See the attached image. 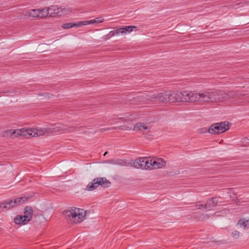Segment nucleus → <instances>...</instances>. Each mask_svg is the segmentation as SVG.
Listing matches in <instances>:
<instances>
[{"mask_svg":"<svg viewBox=\"0 0 249 249\" xmlns=\"http://www.w3.org/2000/svg\"><path fill=\"white\" fill-rule=\"evenodd\" d=\"M136 28V26H132V25H129V26H125L124 27L120 28L118 29V31L119 32H121V34H126V33H130L132 32L134 29H135Z\"/></svg>","mask_w":249,"mask_h":249,"instance_id":"obj_19","label":"nucleus"},{"mask_svg":"<svg viewBox=\"0 0 249 249\" xmlns=\"http://www.w3.org/2000/svg\"><path fill=\"white\" fill-rule=\"evenodd\" d=\"M110 184V182L105 178H94L91 182L87 185L86 190L93 191L99 186L103 187H108Z\"/></svg>","mask_w":249,"mask_h":249,"instance_id":"obj_5","label":"nucleus"},{"mask_svg":"<svg viewBox=\"0 0 249 249\" xmlns=\"http://www.w3.org/2000/svg\"><path fill=\"white\" fill-rule=\"evenodd\" d=\"M145 158H141L136 160L133 163V167L136 168L144 169Z\"/></svg>","mask_w":249,"mask_h":249,"instance_id":"obj_12","label":"nucleus"},{"mask_svg":"<svg viewBox=\"0 0 249 249\" xmlns=\"http://www.w3.org/2000/svg\"><path fill=\"white\" fill-rule=\"evenodd\" d=\"M90 211H85L83 209L74 208L71 210L63 212L66 219L71 223H80L84 220V218L89 217V213Z\"/></svg>","mask_w":249,"mask_h":249,"instance_id":"obj_1","label":"nucleus"},{"mask_svg":"<svg viewBox=\"0 0 249 249\" xmlns=\"http://www.w3.org/2000/svg\"><path fill=\"white\" fill-rule=\"evenodd\" d=\"M231 197L232 198H236V195L234 193H232V195H231Z\"/></svg>","mask_w":249,"mask_h":249,"instance_id":"obj_35","label":"nucleus"},{"mask_svg":"<svg viewBox=\"0 0 249 249\" xmlns=\"http://www.w3.org/2000/svg\"><path fill=\"white\" fill-rule=\"evenodd\" d=\"M205 205L202 204H197L196 205V207L197 209H201L202 208H204Z\"/></svg>","mask_w":249,"mask_h":249,"instance_id":"obj_34","label":"nucleus"},{"mask_svg":"<svg viewBox=\"0 0 249 249\" xmlns=\"http://www.w3.org/2000/svg\"><path fill=\"white\" fill-rule=\"evenodd\" d=\"M24 215L26 217V219L27 218L28 220L30 221L33 214L32 208L31 206H26L24 210Z\"/></svg>","mask_w":249,"mask_h":249,"instance_id":"obj_16","label":"nucleus"},{"mask_svg":"<svg viewBox=\"0 0 249 249\" xmlns=\"http://www.w3.org/2000/svg\"><path fill=\"white\" fill-rule=\"evenodd\" d=\"M107 152H106L104 154V156H105L106 155H107Z\"/></svg>","mask_w":249,"mask_h":249,"instance_id":"obj_37","label":"nucleus"},{"mask_svg":"<svg viewBox=\"0 0 249 249\" xmlns=\"http://www.w3.org/2000/svg\"><path fill=\"white\" fill-rule=\"evenodd\" d=\"M6 204L4 203V202L0 203V212L6 211Z\"/></svg>","mask_w":249,"mask_h":249,"instance_id":"obj_32","label":"nucleus"},{"mask_svg":"<svg viewBox=\"0 0 249 249\" xmlns=\"http://www.w3.org/2000/svg\"><path fill=\"white\" fill-rule=\"evenodd\" d=\"M28 198L25 196L16 198L12 200H7L4 202L6 204V210H9L12 208L16 206L17 205L21 204L27 201Z\"/></svg>","mask_w":249,"mask_h":249,"instance_id":"obj_8","label":"nucleus"},{"mask_svg":"<svg viewBox=\"0 0 249 249\" xmlns=\"http://www.w3.org/2000/svg\"><path fill=\"white\" fill-rule=\"evenodd\" d=\"M226 100L234 98L237 96V93L233 91L226 92Z\"/></svg>","mask_w":249,"mask_h":249,"instance_id":"obj_27","label":"nucleus"},{"mask_svg":"<svg viewBox=\"0 0 249 249\" xmlns=\"http://www.w3.org/2000/svg\"><path fill=\"white\" fill-rule=\"evenodd\" d=\"M21 134L20 136H24L26 138H29L30 137H33V132L35 131V128L31 129H26V128H21Z\"/></svg>","mask_w":249,"mask_h":249,"instance_id":"obj_14","label":"nucleus"},{"mask_svg":"<svg viewBox=\"0 0 249 249\" xmlns=\"http://www.w3.org/2000/svg\"><path fill=\"white\" fill-rule=\"evenodd\" d=\"M109 162L112 164L123 166H129L130 165V163L127 162L126 161L121 159L112 160H110Z\"/></svg>","mask_w":249,"mask_h":249,"instance_id":"obj_20","label":"nucleus"},{"mask_svg":"<svg viewBox=\"0 0 249 249\" xmlns=\"http://www.w3.org/2000/svg\"><path fill=\"white\" fill-rule=\"evenodd\" d=\"M120 34H121V32L118 31V29H116V30L111 31L107 35H106L107 38H110L115 36V35H118Z\"/></svg>","mask_w":249,"mask_h":249,"instance_id":"obj_26","label":"nucleus"},{"mask_svg":"<svg viewBox=\"0 0 249 249\" xmlns=\"http://www.w3.org/2000/svg\"><path fill=\"white\" fill-rule=\"evenodd\" d=\"M40 18H45L48 15L53 16V14H56L57 16H60L62 14H66L67 10L65 8H59L56 6H53L50 8L40 9Z\"/></svg>","mask_w":249,"mask_h":249,"instance_id":"obj_4","label":"nucleus"},{"mask_svg":"<svg viewBox=\"0 0 249 249\" xmlns=\"http://www.w3.org/2000/svg\"><path fill=\"white\" fill-rule=\"evenodd\" d=\"M104 130H108V128H105L104 129Z\"/></svg>","mask_w":249,"mask_h":249,"instance_id":"obj_38","label":"nucleus"},{"mask_svg":"<svg viewBox=\"0 0 249 249\" xmlns=\"http://www.w3.org/2000/svg\"><path fill=\"white\" fill-rule=\"evenodd\" d=\"M229 124L226 122L215 124L209 127L208 131L212 134L224 133L229 129Z\"/></svg>","mask_w":249,"mask_h":249,"instance_id":"obj_6","label":"nucleus"},{"mask_svg":"<svg viewBox=\"0 0 249 249\" xmlns=\"http://www.w3.org/2000/svg\"><path fill=\"white\" fill-rule=\"evenodd\" d=\"M49 133L58 132L68 131L71 132L73 130V127H68L66 125L57 124L52 126V127L49 128Z\"/></svg>","mask_w":249,"mask_h":249,"instance_id":"obj_9","label":"nucleus"},{"mask_svg":"<svg viewBox=\"0 0 249 249\" xmlns=\"http://www.w3.org/2000/svg\"><path fill=\"white\" fill-rule=\"evenodd\" d=\"M243 6V4L241 2L240 3H236L234 4H232V5H231L230 6V8H234V9H237L238 8V7H242Z\"/></svg>","mask_w":249,"mask_h":249,"instance_id":"obj_31","label":"nucleus"},{"mask_svg":"<svg viewBox=\"0 0 249 249\" xmlns=\"http://www.w3.org/2000/svg\"><path fill=\"white\" fill-rule=\"evenodd\" d=\"M152 159H146L145 158L144 169L152 170L153 169V165L152 164Z\"/></svg>","mask_w":249,"mask_h":249,"instance_id":"obj_23","label":"nucleus"},{"mask_svg":"<svg viewBox=\"0 0 249 249\" xmlns=\"http://www.w3.org/2000/svg\"><path fill=\"white\" fill-rule=\"evenodd\" d=\"M50 129L49 128H44L43 129H35V131L33 132V137H37L43 135L45 133H49Z\"/></svg>","mask_w":249,"mask_h":249,"instance_id":"obj_18","label":"nucleus"},{"mask_svg":"<svg viewBox=\"0 0 249 249\" xmlns=\"http://www.w3.org/2000/svg\"><path fill=\"white\" fill-rule=\"evenodd\" d=\"M40 9H32L27 11V15L32 18H40Z\"/></svg>","mask_w":249,"mask_h":249,"instance_id":"obj_21","label":"nucleus"},{"mask_svg":"<svg viewBox=\"0 0 249 249\" xmlns=\"http://www.w3.org/2000/svg\"><path fill=\"white\" fill-rule=\"evenodd\" d=\"M146 99L151 102L159 101L160 103L168 102L167 91L146 95Z\"/></svg>","mask_w":249,"mask_h":249,"instance_id":"obj_7","label":"nucleus"},{"mask_svg":"<svg viewBox=\"0 0 249 249\" xmlns=\"http://www.w3.org/2000/svg\"><path fill=\"white\" fill-rule=\"evenodd\" d=\"M177 92H171L170 91H167V96H168V102H172L175 103L178 102V97L177 96Z\"/></svg>","mask_w":249,"mask_h":249,"instance_id":"obj_15","label":"nucleus"},{"mask_svg":"<svg viewBox=\"0 0 249 249\" xmlns=\"http://www.w3.org/2000/svg\"><path fill=\"white\" fill-rule=\"evenodd\" d=\"M245 100L246 101V102H249V96H246Z\"/></svg>","mask_w":249,"mask_h":249,"instance_id":"obj_36","label":"nucleus"},{"mask_svg":"<svg viewBox=\"0 0 249 249\" xmlns=\"http://www.w3.org/2000/svg\"><path fill=\"white\" fill-rule=\"evenodd\" d=\"M147 128L148 127L147 126H146L144 124L141 123L136 124L134 127V130L137 131L147 129Z\"/></svg>","mask_w":249,"mask_h":249,"instance_id":"obj_24","label":"nucleus"},{"mask_svg":"<svg viewBox=\"0 0 249 249\" xmlns=\"http://www.w3.org/2000/svg\"><path fill=\"white\" fill-rule=\"evenodd\" d=\"M239 235H240V232L237 230L233 231L231 233L232 237L235 239H237L239 237Z\"/></svg>","mask_w":249,"mask_h":249,"instance_id":"obj_30","label":"nucleus"},{"mask_svg":"<svg viewBox=\"0 0 249 249\" xmlns=\"http://www.w3.org/2000/svg\"><path fill=\"white\" fill-rule=\"evenodd\" d=\"M103 21V20L101 18H97L94 19H91V20H89L88 21H83L78 22V25L82 26V25H87V24L99 23L102 22Z\"/></svg>","mask_w":249,"mask_h":249,"instance_id":"obj_13","label":"nucleus"},{"mask_svg":"<svg viewBox=\"0 0 249 249\" xmlns=\"http://www.w3.org/2000/svg\"><path fill=\"white\" fill-rule=\"evenodd\" d=\"M14 222L16 224L18 225H25L27 224L29 221L28 220V219H26V217L25 215H17L16 217L14 218Z\"/></svg>","mask_w":249,"mask_h":249,"instance_id":"obj_11","label":"nucleus"},{"mask_svg":"<svg viewBox=\"0 0 249 249\" xmlns=\"http://www.w3.org/2000/svg\"><path fill=\"white\" fill-rule=\"evenodd\" d=\"M203 92L196 93L191 91H183L182 92L177 91L178 102H202Z\"/></svg>","mask_w":249,"mask_h":249,"instance_id":"obj_2","label":"nucleus"},{"mask_svg":"<svg viewBox=\"0 0 249 249\" xmlns=\"http://www.w3.org/2000/svg\"><path fill=\"white\" fill-rule=\"evenodd\" d=\"M218 203V200L216 197H213L211 199H208L205 204L204 209L214 208L217 205Z\"/></svg>","mask_w":249,"mask_h":249,"instance_id":"obj_10","label":"nucleus"},{"mask_svg":"<svg viewBox=\"0 0 249 249\" xmlns=\"http://www.w3.org/2000/svg\"><path fill=\"white\" fill-rule=\"evenodd\" d=\"M226 92L224 90L214 91H204L202 94V102H217L226 100Z\"/></svg>","mask_w":249,"mask_h":249,"instance_id":"obj_3","label":"nucleus"},{"mask_svg":"<svg viewBox=\"0 0 249 249\" xmlns=\"http://www.w3.org/2000/svg\"><path fill=\"white\" fill-rule=\"evenodd\" d=\"M208 129H207L206 128H203L199 129L198 130V131H199V132L200 133H202L203 134V133H205L207 132H208Z\"/></svg>","mask_w":249,"mask_h":249,"instance_id":"obj_33","label":"nucleus"},{"mask_svg":"<svg viewBox=\"0 0 249 249\" xmlns=\"http://www.w3.org/2000/svg\"><path fill=\"white\" fill-rule=\"evenodd\" d=\"M165 161L161 158L157 160H153V169L161 168L165 165Z\"/></svg>","mask_w":249,"mask_h":249,"instance_id":"obj_17","label":"nucleus"},{"mask_svg":"<svg viewBox=\"0 0 249 249\" xmlns=\"http://www.w3.org/2000/svg\"><path fill=\"white\" fill-rule=\"evenodd\" d=\"M12 130H7L4 131L3 136L5 137H12Z\"/></svg>","mask_w":249,"mask_h":249,"instance_id":"obj_29","label":"nucleus"},{"mask_svg":"<svg viewBox=\"0 0 249 249\" xmlns=\"http://www.w3.org/2000/svg\"><path fill=\"white\" fill-rule=\"evenodd\" d=\"M20 129H16L12 131V138H15L18 136H20L21 134Z\"/></svg>","mask_w":249,"mask_h":249,"instance_id":"obj_28","label":"nucleus"},{"mask_svg":"<svg viewBox=\"0 0 249 249\" xmlns=\"http://www.w3.org/2000/svg\"><path fill=\"white\" fill-rule=\"evenodd\" d=\"M237 225L243 227L244 229H248L249 228V219L241 218L238 221Z\"/></svg>","mask_w":249,"mask_h":249,"instance_id":"obj_22","label":"nucleus"},{"mask_svg":"<svg viewBox=\"0 0 249 249\" xmlns=\"http://www.w3.org/2000/svg\"><path fill=\"white\" fill-rule=\"evenodd\" d=\"M78 22L77 23L70 22V23H65V24H63L62 27L64 29H70V28H72L73 27H75V26H77V27L81 26L78 25Z\"/></svg>","mask_w":249,"mask_h":249,"instance_id":"obj_25","label":"nucleus"}]
</instances>
